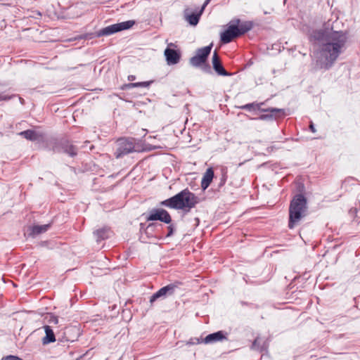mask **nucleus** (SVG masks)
<instances>
[{
    "instance_id": "nucleus-1",
    "label": "nucleus",
    "mask_w": 360,
    "mask_h": 360,
    "mask_svg": "<svg viewBox=\"0 0 360 360\" xmlns=\"http://www.w3.org/2000/svg\"><path fill=\"white\" fill-rule=\"evenodd\" d=\"M313 37L322 42L320 50L314 53V70L330 69L342 53L347 40L345 32L342 31L319 30L314 32Z\"/></svg>"
},
{
    "instance_id": "nucleus-2",
    "label": "nucleus",
    "mask_w": 360,
    "mask_h": 360,
    "mask_svg": "<svg viewBox=\"0 0 360 360\" xmlns=\"http://www.w3.org/2000/svg\"><path fill=\"white\" fill-rule=\"evenodd\" d=\"M199 202V198L188 189H184L175 195L160 202V205L171 209L189 212Z\"/></svg>"
},
{
    "instance_id": "nucleus-3",
    "label": "nucleus",
    "mask_w": 360,
    "mask_h": 360,
    "mask_svg": "<svg viewBox=\"0 0 360 360\" xmlns=\"http://www.w3.org/2000/svg\"><path fill=\"white\" fill-rule=\"evenodd\" d=\"M253 27L251 21L241 22L240 19H233L228 25L227 29L221 33V41L224 44L230 43L248 31Z\"/></svg>"
},
{
    "instance_id": "nucleus-4",
    "label": "nucleus",
    "mask_w": 360,
    "mask_h": 360,
    "mask_svg": "<svg viewBox=\"0 0 360 360\" xmlns=\"http://www.w3.org/2000/svg\"><path fill=\"white\" fill-rule=\"evenodd\" d=\"M307 201L304 195H297L291 201L289 208V223L288 227L293 229L294 226L304 216L306 211Z\"/></svg>"
},
{
    "instance_id": "nucleus-5",
    "label": "nucleus",
    "mask_w": 360,
    "mask_h": 360,
    "mask_svg": "<svg viewBox=\"0 0 360 360\" xmlns=\"http://www.w3.org/2000/svg\"><path fill=\"white\" fill-rule=\"evenodd\" d=\"M134 20H127L116 24H113L105 27H103L96 32L95 36L96 37H101L103 36H109L117 32L130 29L135 25Z\"/></svg>"
},
{
    "instance_id": "nucleus-6",
    "label": "nucleus",
    "mask_w": 360,
    "mask_h": 360,
    "mask_svg": "<svg viewBox=\"0 0 360 360\" xmlns=\"http://www.w3.org/2000/svg\"><path fill=\"white\" fill-rule=\"evenodd\" d=\"M52 150L54 153H65L70 157H75L77 154V147L70 143L67 140H61L60 141H54L52 146Z\"/></svg>"
},
{
    "instance_id": "nucleus-7",
    "label": "nucleus",
    "mask_w": 360,
    "mask_h": 360,
    "mask_svg": "<svg viewBox=\"0 0 360 360\" xmlns=\"http://www.w3.org/2000/svg\"><path fill=\"white\" fill-rule=\"evenodd\" d=\"M135 146L133 139L122 138L117 141V148L115 152L117 158L135 151Z\"/></svg>"
},
{
    "instance_id": "nucleus-8",
    "label": "nucleus",
    "mask_w": 360,
    "mask_h": 360,
    "mask_svg": "<svg viewBox=\"0 0 360 360\" xmlns=\"http://www.w3.org/2000/svg\"><path fill=\"white\" fill-rule=\"evenodd\" d=\"M212 48V44L209 46L198 49L196 54L191 58L190 64L193 67H199L205 63Z\"/></svg>"
},
{
    "instance_id": "nucleus-9",
    "label": "nucleus",
    "mask_w": 360,
    "mask_h": 360,
    "mask_svg": "<svg viewBox=\"0 0 360 360\" xmlns=\"http://www.w3.org/2000/svg\"><path fill=\"white\" fill-rule=\"evenodd\" d=\"M147 221H160L165 224H170L172 218L169 212L164 209H153L151 210L148 217Z\"/></svg>"
},
{
    "instance_id": "nucleus-10",
    "label": "nucleus",
    "mask_w": 360,
    "mask_h": 360,
    "mask_svg": "<svg viewBox=\"0 0 360 360\" xmlns=\"http://www.w3.org/2000/svg\"><path fill=\"white\" fill-rule=\"evenodd\" d=\"M178 287L176 284L170 283L161 288L150 297V303L153 304L158 299L165 298L167 296L174 294L175 289Z\"/></svg>"
},
{
    "instance_id": "nucleus-11",
    "label": "nucleus",
    "mask_w": 360,
    "mask_h": 360,
    "mask_svg": "<svg viewBox=\"0 0 360 360\" xmlns=\"http://www.w3.org/2000/svg\"><path fill=\"white\" fill-rule=\"evenodd\" d=\"M227 333L219 330L216 333H213L211 334L207 335L204 339H196L198 343H205V344H212L217 342H221L224 340H227L226 337Z\"/></svg>"
},
{
    "instance_id": "nucleus-12",
    "label": "nucleus",
    "mask_w": 360,
    "mask_h": 360,
    "mask_svg": "<svg viewBox=\"0 0 360 360\" xmlns=\"http://www.w3.org/2000/svg\"><path fill=\"white\" fill-rule=\"evenodd\" d=\"M166 58L167 63L169 65L177 64L181 58V53L178 50H175L167 47L164 52Z\"/></svg>"
},
{
    "instance_id": "nucleus-13",
    "label": "nucleus",
    "mask_w": 360,
    "mask_h": 360,
    "mask_svg": "<svg viewBox=\"0 0 360 360\" xmlns=\"http://www.w3.org/2000/svg\"><path fill=\"white\" fill-rule=\"evenodd\" d=\"M212 66L214 71L221 76H231L232 74L228 72L223 67L217 51H214L212 56Z\"/></svg>"
},
{
    "instance_id": "nucleus-14",
    "label": "nucleus",
    "mask_w": 360,
    "mask_h": 360,
    "mask_svg": "<svg viewBox=\"0 0 360 360\" xmlns=\"http://www.w3.org/2000/svg\"><path fill=\"white\" fill-rule=\"evenodd\" d=\"M263 103H248L244 105L240 106L239 108L243 110H258L261 112H281L282 110L281 108H261V106L263 105Z\"/></svg>"
},
{
    "instance_id": "nucleus-15",
    "label": "nucleus",
    "mask_w": 360,
    "mask_h": 360,
    "mask_svg": "<svg viewBox=\"0 0 360 360\" xmlns=\"http://www.w3.org/2000/svg\"><path fill=\"white\" fill-rule=\"evenodd\" d=\"M209 1H210V0H206L205 1V3L203 4V5L201 7V9L200 10V11L198 13H193L191 14H188V13H187L188 10L185 11L186 20L189 22L190 25L195 26L198 23L200 17L202 15L205 8L209 4Z\"/></svg>"
},
{
    "instance_id": "nucleus-16",
    "label": "nucleus",
    "mask_w": 360,
    "mask_h": 360,
    "mask_svg": "<svg viewBox=\"0 0 360 360\" xmlns=\"http://www.w3.org/2000/svg\"><path fill=\"white\" fill-rule=\"evenodd\" d=\"M214 177V171L212 168H209L205 172L202 181L201 188L202 190H205L210 185Z\"/></svg>"
},
{
    "instance_id": "nucleus-17",
    "label": "nucleus",
    "mask_w": 360,
    "mask_h": 360,
    "mask_svg": "<svg viewBox=\"0 0 360 360\" xmlns=\"http://www.w3.org/2000/svg\"><path fill=\"white\" fill-rule=\"evenodd\" d=\"M19 135L30 141H37L42 138V135L36 131L27 129L19 133Z\"/></svg>"
},
{
    "instance_id": "nucleus-18",
    "label": "nucleus",
    "mask_w": 360,
    "mask_h": 360,
    "mask_svg": "<svg viewBox=\"0 0 360 360\" xmlns=\"http://www.w3.org/2000/svg\"><path fill=\"white\" fill-rule=\"evenodd\" d=\"M44 328L46 335L42 339L43 345L54 342L56 341V337L53 330L49 326H45Z\"/></svg>"
},
{
    "instance_id": "nucleus-19",
    "label": "nucleus",
    "mask_w": 360,
    "mask_h": 360,
    "mask_svg": "<svg viewBox=\"0 0 360 360\" xmlns=\"http://www.w3.org/2000/svg\"><path fill=\"white\" fill-rule=\"evenodd\" d=\"M50 227V224L34 225L30 228V236L35 237L41 233H45Z\"/></svg>"
},
{
    "instance_id": "nucleus-20",
    "label": "nucleus",
    "mask_w": 360,
    "mask_h": 360,
    "mask_svg": "<svg viewBox=\"0 0 360 360\" xmlns=\"http://www.w3.org/2000/svg\"><path fill=\"white\" fill-rule=\"evenodd\" d=\"M111 231L110 229L103 228L94 232L97 242L107 239L110 237Z\"/></svg>"
},
{
    "instance_id": "nucleus-21",
    "label": "nucleus",
    "mask_w": 360,
    "mask_h": 360,
    "mask_svg": "<svg viewBox=\"0 0 360 360\" xmlns=\"http://www.w3.org/2000/svg\"><path fill=\"white\" fill-rule=\"evenodd\" d=\"M281 110H282L281 112H270L269 114L261 115L258 119H259L261 120H266L280 117L284 115V110L283 109H281Z\"/></svg>"
},
{
    "instance_id": "nucleus-22",
    "label": "nucleus",
    "mask_w": 360,
    "mask_h": 360,
    "mask_svg": "<svg viewBox=\"0 0 360 360\" xmlns=\"http://www.w3.org/2000/svg\"><path fill=\"white\" fill-rule=\"evenodd\" d=\"M152 82H153L152 81H150V82L129 83V84H127V87L129 89L137 88V87L148 88Z\"/></svg>"
},
{
    "instance_id": "nucleus-23",
    "label": "nucleus",
    "mask_w": 360,
    "mask_h": 360,
    "mask_svg": "<svg viewBox=\"0 0 360 360\" xmlns=\"http://www.w3.org/2000/svg\"><path fill=\"white\" fill-rule=\"evenodd\" d=\"M46 319L49 323L58 324V317L52 314H48L46 316Z\"/></svg>"
},
{
    "instance_id": "nucleus-24",
    "label": "nucleus",
    "mask_w": 360,
    "mask_h": 360,
    "mask_svg": "<svg viewBox=\"0 0 360 360\" xmlns=\"http://www.w3.org/2000/svg\"><path fill=\"white\" fill-rule=\"evenodd\" d=\"M251 348L252 349H256V350H260V351L263 350L262 347L260 346V340H259V338H257L254 340V342H252Z\"/></svg>"
},
{
    "instance_id": "nucleus-25",
    "label": "nucleus",
    "mask_w": 360,
    "mask_h": 360,
    "mask_svg": "<svg viewBox=\"0 0 360 360\" xmlns=\"http://www.w3.org/2000/svg\"><path fill=\"white\" fill-rule=\"evenodd\" d=\"M20 358H19L17 356L14 355H8L2 359V360H20Z\"/></svg>"
},
{
    "instance_id": "nucleus-26",
    "label": "nucleus",
    "mask_w": 360,
    "mask_h": 360,
    "mask_svg": "<svg viewBox=\"0 0 360 360\" xmlns=\"http://www.w3.org/2000/svg\"><path fill=\"white\" fill-rule=\"evenodd\" d=\"M11 98H12V96H11L4 95V94H0V101H8Z\"/></svg>"
},
{
    "instance_id": "nucleus-27",
    "label": "nucleus",
    "mask_w": 360,
    "mask_h": 360,
    "mask_svg": "<svg viewBox=\"0 0 360 360\" xmlns=\"http://www.w3.org/2000/svg\"><path fill=\"white\" fill-rule=\"evenodd\" d=\"M173 232H174V226H173V225L169 226H168V233L167 234V237H170L171 236H172Z\"/></svg>"
},
{
    "instance_id": "nucleus-28",
    "label": "nucleus",
    "mask_w": 360,
    "mask_h": 360,
    "mask_svg": "<svg viewBox=\"0 0 360 360\" xmlns=\"http://www.w3.org/2000/svg\"><path fill=\"white\" fill-rule=\"evenodd\" d=\"M196 339H197V338H195V341H193V339H191V340L187 342V345H194V344H195V343L198 344V343L197 342L198 341H197V340H196Z\"/></svg>"
},
{
    "instance_id": "nucleus-29",
    "label": "nucleus",
    "mask_w": 360,
    "mask_h": 360,
    "mask_svg": "<svg viewBox=\"0 0 360 360\" xmlns=\"http://www.w3.org/2000/svg\"><path fill=\"white\" fill-rule=\"evenodd\" d=\"M226 177L225 176V174L223 175V177L221 179V183H220V185H224L226 182Z\"/></svg>"
},
{
    "instance_id": "nucleus-30",
    "label": "nucleus",
    "mask_w": 360,
    "mask_h": 360,
    "mask_svg": "<svg viewBox=\"0 0 360 360\" xmlns=\"http://www.w3.org/2000/svg\"><path fill=\"white\" fill-rule=\"evenodd\" d=\"M136 79V76L135 75H129L128 76V80L129 81H134Z\"/></svg>"
},
{
    "instance_id": "nucleus-31",
    "label": "nucleus",
    "mask_w": 360,
    "mask_h": 360,
    "mask_svg": "<svg viewBox=\"0 0 360 360\" xmlns=\"http://www.w3.org/2000/svg\"><path fill=\"white\" fill-rule=\"evenodd\" d=\"M309 127H310V129H311V131L312 132H315L316 131L314 126V124L312 122H311Z\"/></svg>"
},
{
    "instance_id": "nucleus-32",
    "label": "nucleus",
    "mask_w": 360,
    "mask_h": 360,
    "mask_svg": "<svg viewBox=\"0 0 360 360\" xmlns=\"http://www.w3.org/2000/svg\"><path fill=\"white\" fill-rule=\"evenodd\" d=\"M172 46H175V44H173V43H169V44H168V46H167V47L171 48Z\"/></svg>"
},
{
    "instance_id": "nucleus-33",
    "label": "nucleus",
    "mask_w": 360,
    "mask_h": 360,
    "mask_svg": "<svg viewBox=\"0 0 360 360\" xmlns=\"http://www.w3.org/2000/svg\"><path fill=\"white\" fill-rule=\"evenodd\" d=\"M195 220L196 221V225H198L199 224L198 218H195Z\"/></svg>"
},
{
    "instance_id": "nucleus-34",
    "label": "nucleus",
    "mask_w": 360,
    "mask_h": 360,
    "mask_svg": "<svg viewBox=\"0 0 360 360\" xmlns=\"http://www.w3.org/2000/svg\"><path fill=\"white\" fill-rule=\"evenodd\" d=\"M152 226H153V224H149V225L148 226L147 229H148L151 228Z\"/></svg>"
},
{
    "instance_id": "nucleus-35",
    "label": "nucleus",
    "mask_w": 360,
    "mask_h": 360,
    "mask_svg": "<svg viewBox=\"0 0 360 360\" xmlns=\"http://www.w3.org/2000/svg\"><path fill=\"white\" fill-rule=\"evenodd\" d=\"M88 35H89V34H86L84 38V39L88 38V37H87Z\"/></svg>"
},
{
    "instance_id": "nucleus-36",
    "label": "nucleus",
    "mask_w": 360,
    "mask_h": 360,
    "mask_svg": "<svg viewBox=\"0 0 360 360\" xmlns=\"http://www.w3.org/2000/svg\"><path fill=\"white\" fill-rule=\"evenodd\" d=\"M20 360H22V359H20Z\"/></svg>"
}]
</instances>
